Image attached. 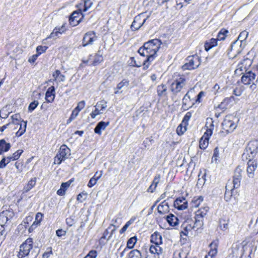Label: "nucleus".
<instances>
[{
    "label": "nucleus",
    "mask_w": 258,
    "mask_h": 258,
    "mask_svg": "<svg viewBox=\"0 0 258 258\" xmlns=\"http://www.w3.org/2000/svg\"><path fill=\"white\" fill-rule=\"evenodd\" d=\"M230 103V101L228 100L227 98L224 99V100L219 105V108L224 109L227 108V106Z\"/></svg>",
    "instance_id": "3c124183"
},
{
    "label": "nucleus",
    "mask_w": 258,
    "mask_h": 258,
    "mask_svg": "<svg viewBox=\"0 0 258 258\" xmlns=\"http://www.w3.org/2000/svg\"><path fill=\"white\" fill-rule=\"evenodd\" d=\"M245 46L244 42H241L239 40H235L231 43L228 49V56L229 58H234L241 52Z\"/></svg>",
    "instance_id": "f03ea898"
},
{
    "label": "nucleus",
    "mask_w": 258,
    "mask_h": 258,
    "mask_svg": "<svg viewBox=\"0 0 258 258\" xmlns=\"http://www.w3.org/2000/svg\"><path fill=\"white\" fill-rule=\"evenodd\" d=\"M66 224L70 227L72 226L75 223V220L74 216H70L67 218L66 220Z\"/></svg>",
    "instance_id": "bf43d9fd"
},
{
    "label": "nucleus",
    "mask_w": 258,
    "mask_h": 258,
    "mask_svg": "<svg viewBox=\"0 0 258 258\" xmlns=\"http://www.w3.org/2000/svg\"><path fill=\"white\" fill-rule=\"evenodd\" d=\"M101 113V112H100L99 108L98 107H96L95 110L91 112L90 115L92 118H95L97 115L100 114Z\"/></svg>",
    "instance_id": "338daca9"
},
{
    "label": "nucleus",
    "mask_w": 258,
    "mask_h": 258,
    "mask_svg": "<svg viewBox=\"0 0 258 258\" xmlns=\"http://www.w3.org/2000/svg\"><path fill=\"white\" fill-rule=\"evenodd\" d=\"M206 126L207 127V129L204 134L211 136L214 128V121L212 118H208L207 119Z\"/></svg>",
    "instance_id": "4be33fe9"
},
{
    "label": "nucleus",
    "mask_w": 258,
    "mask_h": 258,
    "mask_svg": "<svg viewBox=\"0 0 258 258\" xmlns=\"http://www.w3.org/2000/svg\"><path fill=\"white\" fill-rule=\"evenodd\" d=\"M203 201V197L202 196L199 197L198 198H194L192 200V206L198 207L201 202Z\"/></svg>",
    "instance_id": "37998d69"
},
{
    "label": "nucleus",
    "mask_w": 258,
    "mask_h": 258,
    "mask_svg": "<svg viewBox=\"0 0 258 258\" xmlns=\"http://www.w3.org/2000/svg\"><path fill=\"white\" fill-rule=\"evenodd\" d=\"M134 219H131L128 221H127L123 226V227L120 229V233L122 234L124 233L128 227L134 222Z\"/></svg>",
    "instance_id": "a18cd8bd"
},
{
    "label": "nucleus",
    "mask_w": 258,
    "mask_h": 258,
    "mask_svg": "<svg viewBox=\"0 0 258 258\" xmlns=\"http://www.w3.org/2000/svg\"><path fill=\"white\" fill-rule=\"evenodd\" d=\"M169 205L166 201L162 202L157 208L158 212L161 214H164L168 212Z\"/></svg>",
    "instance_id": "bb28decb"
},
{
    "label": "nucleus",
    "mask_w": 258,
    "mask_h": 258,
    "mask_svg": "<svg viewBox=\"0 0 258 258\" xmlns=\"http://www.w3.org/2000/svg\"><path fill=\"white\" fill-rule=\"evenodd\" d=\"M217 39L211 38L209 41H207L205 43V49L208 51L213 47L215 46L217 44Z\"/></svg>",
    "instance_id": "c85d7f7f"
},
{
    "label": "nucleus",
    "mask_w": 258,
    "mask_h": 258,
    "mask_svg": "<svg viewBox=\"0 0 258 258\" xmlns=\"http://www.w3.org/2000/svg\"><path fill=\"white\" fill-rule=\"evenodd\" d=\"M219 226L221 230H225L228 228V221L224 219L219 220Z\"/></svg>",
    "instance_id": "4c0bfd02"
},
{
    "label": "nucleus",
    "mask_w": 258,
    "mask_h": 258,
    "mask_svg": "<svg viewBox=\"0 0 258 258\" xmlns=\"http://www.w3.org/2000/svg\"><path fill=\"white\" fill-rule=\"evenodd\" d=\"M109 122H104L103 121L99 122L94 128V132L98 135H101V131H104L109 125Z\"/></svg>",
    "instance_id": "a211bd4d"
},
{
    "label": "nucleus",
    "mask_w": 258,
    "mask_h": 258,
    "mask_svg": "<svg viewBox=\"0 0 258 258\" xmlns=\"http://www.w3.org/2000/svg\"><path fill=\"white\" fill-rule=\"evenodd\" d=\"M255 79V75L254 73L250 71L246 72V70H245V73L241 77V81L243 84L248 85H250Z\"/></svg>",
    "instance_id": "ddd939ff"
},
{
    "label": "nucleus",
    "mask_w": 258,
    "mask_h": 258,
    "mask_svg": "<svg viewBox=\"0 0 258 258\" xmlns=\"http://www.w3.org/2000/svg\"><path fill=\"white\" fill-rule=\"evenodd\" d=\"M14 216V213L12 210H9L2 212L0 213V225L5 227Z\"/></svg>",
    "instance_id": "0eeeda50"
},
{
    "label": "nucleus",
    "mask_w": 258,
    "mask_h": 258,
    "mask_svg": "<svg viewBox=\"0 0 258 258\" xmlns=\"http://www.w3.org/2000/svg\"><path fill=\"white\" fill-rule=\"evenodd\" d=\"M129 85V81L126 79H123L121 82L118 83L117 85V89L120 90L124 86L127 87Z\"/></svg>",
    "instance_id": "de8ad7c7"
},
{
    "label": "nucleus",
    "mask_w": 258,
    "mask_h": 258,
    "mask_svg": "<svg viewBox=\"0 0 258 258\" xmlns=\"http://www.w3.org/2000/svg\"><path fill=\"white\" fill-rule=\"evenodd\" d=\"M195 222L193 227L197 228V230L201 228L204 225V220L195 217Z\"/></svg>",
    "instance_id": "72a5a7b5"
},
{
    "label": "nucleus",
    "mask_w": 258,
    "mask_h": 258,
    "mask_svg": "<svg viewBox=\"0 0 258 258\" xmlns=\"http://www.w3.org/2000/svg\"><path fill=\"white\" fill-rule=\"evenodd\" d=\"M214 245V242L211 243L210 244V246L211 247L210 251L209 252V254L211 256H213L215 255L217 252V248L216 247H214V248H212L213 245ZM215 246H216V244H214Z\"/></svg>",
    "instance_id": "864d4df0"
},
{
    "label": "nucleus",
    "mask_w": 258,
    "mask_h": 258,
    "mask_svg": "<svg viewBox=\"0 0 258 258\" xmlns=\"http://www.w3.org/2000/svg\"><path fill=\"white\" fill-rule=\"evenodd\" d=\"M186 254L183 252H178L177 253H174L173 258H186Z\"/></svg>",
    "instance_id": "0e129e2a"
},
{
    "label": "nucleus",
    "mask_w": 258,
    "mask_h": 258,
    "mask_svg": "<svg viewBox=\"0 0 258 258\" xmlns=\"http://www.w3.org/2000/svg\"><path fill=\"white\" fill-rule=\"evenodd\" d=\"M93 2L91 0H85L84 3V8L83 9V12L87 11L89 9H90L92 6Z\"/></svg>",
    "instance_id": "c03bdc74"
},
{
    "label": "nucleus",
    "mask_w": 258,
    "mask_h": 258,
    "mask_svg": "<svg viewBox=\"0 0 258 258\" xmlns=\"http://www.w3.org/2000/svg\"><path fill=\"white\" fill-rule=\"evenodd\" d=\"M97 39L95 33L94 31H89L85 33L82 40V45L85 47L91 45Z\"/></svg>",
    "instance_id": "9b49d317"
},
{
    "label": "nucleus",
    "mask_w": 258,
    "mask_h": 258,
    "mask_svg": "<svg viewBox=\"0 0 258 258\" xmlns=\"http://www.w3.org/2000/svg\"><path fill=\"white\" fill-rule=\"evenodd\" d=\"M72 181L73 180L71 179L66 182H62L60 185V187H61V188L63 189L65 191H66L67 188L70 186Z\"/></svg>",
    "instance_id": "e2e57ef3"
},
{
    "label": "nucleus",
    "mask_w": 258,
    "mask_h": 258,
    "mask_svg": "<svg viewBox=\"0 0 258 258\" xmlns=\"http://www.w3.org/2000/svg\"><path fill=\"white\" fill-rule=\"evenodd\" d=\"M33 239L28 238L20 246V250L18 255L19 258H23L28 255L30 250L33 247Z\"/></svg>",
    "instance_id": "7ed1b4c3"
},
{
    "label": "nucleus",
    "mask_w": 258,
    "mask_h": 258,
    "mask_svg": "<svg viewBox=\"0 0 258 258\" xmlns=\"http://www.w3.org/2000/svg\"><path fill=\"white\" fill-rule=\"evenodd\" d=\"M60 32L57 31V29L55 28L53 29V31L50 33L49 36H48L46 39L48 38H53L55 39L57 37H59V35Z\"/></svg>",
    "instance_id": "603ef678"
},
{
    "label": "nucleus",
    "mask_w": 258,
    "mask_h": 258,
    "mask_svg": "<svg viewBox=\"0 0 258 258\" xmlns=\"http://www.w3.org/2000/svg\"><path fill=\"white\" fill-rule=\"evenodd\" d=\"M186 59L188 62L185 63L184 64H201V58L197 54L188 56Z\"/></svg>",
    "instance_id": "6ab92c4d"
},
{
    "label": "nucleus",
    "mask_w": 258,
    "mask_h": 258,
    "mask_svg": "<svg viewBox=\"0 0 258 258\" xmlns=\"http://www.w3.org/2000/svg\"><path fill=\"white\" fill-rule=\"evenodd\" d=\"M190 98L188 95V93H187L184 96L182 99V108L184 110H187L189 108L191 107L194 105V103L190 104Z\"/></svg>",
    "instance_id": "aec40b11"
},
{
    "label": "nucleus",
    "mask_w": 258,
    "mask_h": 258,
    "mask_svg": "<svg viewBox=\"0 0 258 258\" xmlns=\"http://www.w3.org/2000/svg\"><path fill=\"white\" fill-rule=\"evenodd\" d=\"M222 131L221 134H223L224 132L226 134L232 133L236 128L237 124L232 120L225 119L222 123Z\"/></svg>",
    "instance_id": "423d86ee"
},
{
    "label": "nucleus",
    "mask_w": 258,
    "mask_h": 258,
    "mask_svg": "<svg viewBox=\"0 0 258 258\" xmlns=\"http://www.w3.org/2000/svg\"><path fill=\"white\" fill-rule=\"evenodd\" d=\"M62 161H64L63 159H61V158L56 154L54 158V164H60Z\"/></svg>",
    "instance_id": "774afa93"
},
{
    "label": "nucleus",
    "mask_w": 258,
    "mask_h": 258,
    "mask_svg": "<svg viewBox=\"0 0 258 258\" xmlns=\"http://www.w3.org/2000/svg\"><path fill=\"white\" fill-rule=\"evenodd\" d=\"M246 153H244L243 156L246 154V156H248L249 160L253 159V158L256 155L258 152V141H252L249 142L245 149Z\"/></svg>",
    "instance_id": "20e7f679"
},
{
    "label": "nucleus",
    "mask_w": 258,
    "mask_h": 258,
    "mask_svg": "<svg viewBox=\"0 0 258 258\" xmlns=\"http://www.w3.org/2000/svg\"><path fill=\"white\" fill-rule=\"evenodd\" d=\"M128 256L130 258H142V254L138 249H134L129 252Z\"/></svg>",
    "instance_id": "c9c22d12"
},
{
    "label": "nucleus",
    "mask_w": 258,
    "mask_h": 258,
    "mask_svg": "<svg viewBox=\"0 0 258 258\" xmlns=\"http://www.w3.org/2000/svg\"><path fill=\"white\" fill-rule=\"evenodd\" d=\"M137 238L136 236H133L130 238L127 242L126 248L128 249H132L137 243Z\"/></svg>",
    "instance_id": "f704fd0d"
},
{
    "label": "nucleus",
    "mask_w": 258,
    "mask_h": 258,
    "mask_svg": "<svg viewBox=\"0 0 258 258\" xmlns=\"http://www.w3.org/2000/svg\"><path fill=\"white\" fill-rule=\"evenodd\" d=\"M186 126L181 122L177 127L176 132L178 135H182L186 131Z\"/></svg>",
    "instance_id": "a19ab883"
},
{
    "label": "nucleus",
    "mask_w": 258,
    "mask_h": 258,
    "mask_svg": "<svg viewBox=\"0 0 258 258\" xmlns=\"http://www.w3.org/2000/svg\"><path fill=\"white\" fill-rule=\"evenodd\" d=\"M157 92L160 97H165L167 94V87L164 84L158 85L157 87Z\"/></svg>",
    "instance_id": "b1692460"
},
{
    "label": "nucleus",
    "mask_w": 258,
    "mask_h": 258,
    "mask_svg": "<svg viewBox=\"0 0 258 258\" xmlns=\"http://www.w3.org/2000/svg\"><path fill=\"white\" fill-rule=\"evenodd\" d=\"M166 221L170 226H175L178 224L179 220L173 214H170L166 217Z\"/></svg>",
    "instance_id": "a878e982"
},
{
    "label": "nucleus",
    "mask_w": 258,
    "mask_h": 258,
    "mask_svg": "<svg viewBox=\"0 0 258 258\" xmlns=\"http://www.w3.org/2000/svg\"><path fill=\"white\" fill-rule=\"evenodd\" d=\"M150 241L151 243L156 245H161L162 244V237L161 234L156 231L151 236Z\"/></svg>",
    "instance_id": "dca6fc26"
},
{
    "label": "nucleus",
    "mask_w": 258,
    "mask_h": 258,
    "mask_svg": "<svg viewBox=\"0 0 258 258\" xmlns=\"http://www.w3.org/2000/svg\"><path fill=\"white\" fill-rule=\"evenodd\" d=\"M174 206L179 210H183L187 208L188 203L185 198L183 197H179L175 200Z\"/></svg>",
    "instance_id": "4468645a"
},
{
    "label": "nucleus",
    "mask_w": 258,
    "mask_h": 258,
    "mask_svg": "<svg viewBox=\"0 0 258 258\" xmlns=\"http://www.w3.org/2000/svg\"><path fill=\"white\" fill-rule=\"evenodd\" d=\"M160 178L161 176L159 174H156L155 176L152 184H153L155 187H157L158 184L160 182Z\"/></svg>",
    "instance_id": "052dcab7"
},
{
    "label": "nucleus",
    "mask_w": 258,
    "mask_h": 258,
    "mask_svg": "<svg viewBox=\"0 0 258 258\" xmlns=\"http://www.w3.org/2000/svg\"><path fill=\"white\" fill-rule=\"evenodd\" d=\"M95 107L100 108V110H103L107 107V102L105 100H101L97 102Z\"/></svg>",
    "instance_id": "79ce46f5"
},
{
    "label": "nucleus",
    "mask_w": 258,
    "mask_h": 258,
    "mask_svg": "<svg viewBox=\"0 0 258 258\" xmlns=\"http://www.w3.org/2000/svg\"><path fill=\"white\" fill-rule=\"evenodd\" d=\"M242 171V169L239 166H237L235 169L232 181L234 188H237L240 186Z\"/></svg>",
    "instance_id": "9d476101"
},
{
    "label": "nucleus",
    "mask_w": 258,
    "mask_h": 258,
    "mask_svg": "<svg viewBox=\"0 0 258 258\" xmlns=\"http://www.w3.org/2000/svg\"><path fill=\"white\" fill-rule=\"evenodd\" d=\"M11 146L10 143H6V141L4 139H2L0 140V150L2 151H4V152L8 151Z\"/></svg>",
    "instance_id": "2f4dec72"
},
{
    "label": "nucleus",
    "mask_w": 258,
    "mask_h": 258,
    "mask_svg": "<svg viewBox=\"0 0 258 258\" xmlns=\"http://www.w3.org/2000/svg\"><path fill=\"white\" fill-rule=\"evenodd\" d=\"M7 234L5 227L0 225V240H4Z\"/></svg>",
    "instance_id": "680f3d73"
},
{
    "label": "nucleus",
    "mask_w": 258,
    "mask_h": 258,
    "mask_svg": "<svg viewBox=\"0 0 258 258\" xmlns=\"http://www.w3.org/2000/svg\"><path fill=\"white\" fill-rule=\"evenodd\" d=\"M36 178L34 177L30 179L27 184L23 188V193L27 192L30 190L36 184Z\"/></svg>",
    "instance_id": "c756f323"
},
{
    "label": "nucleus",
    "mask_w": 258,
    "mask_h": 258,
    "mask_svg": "<svg viewBox=\"0 0 258 258\" xmlns=\"http://www.w3.org/2000/svg\"><path fill=\"white\" fill-rule=\"evenodd\" d=\"M38 102L37 101H34L31 102L28 107V110L30 112L33 111L38 106Z\"/></svg>",
    "instance_id": "6e6d98bb"
},
{
    "label": "nucleus",
    "mask_w": 258,
    "mask_h": 258,
    "mask_svg": "<svg viewBox=\"0 0 258 258\" xmlns=\"http://www.w3.org/2000/svg\"><path fill=\"white\" fill-rule=\"evenodd\" d=\"M22 122L24 123V129L22 130V123L20 124V127L19 131L16 133V135L17 137H20L22 136L26 132V129L27 127V121L22 120Z\"/></svg>",
    "instance_id": "58836bf2"
},
{
    "label": "nucleus",
    "mask_w": 258,
    "mask_h": 258,
    "mask_svg": "<svg viewBox=\"0 0 258 258\" xmlns=\"http://www.w3.org/2000/svg\"><path fill=\"white\" fill-rule=\"evenodd\" d=\"M83 17L84 15L82 14V11L79 9L78 10L73 12L71 14L69 18L70 23L73 26L77 25L81 22Z\"/></svg>",
    "instance_id": "1a4fd4ad"
},
{
    "label": "nucleus",
    "mask_w": 258,
    "mask_h": 258,
    "mask_svg": "<svg viewBox=\"0 0 258 258\" xmlns=\"http://www.w3.org/2000/svg\"><path fill=\"white\" fill-rule=\"evenodd\" d=\"M247 162V173L249 177L253 178L254 176V171L257 167V163L255 161H251L248 159Z\"/></svg>",
    "instance_id": "2eb2a0df"
},
{
    "label": "nucleus",
    "mask_w": 258,
    "mask_h": 258,
    "mask_svg": "<svg viewBox=\"0 0 258 258\" xmlns=\"http://www.w3.org/2000/svg\"><path fill=\"white\" fill-rule=\"evenodd\" d=\"M194 229L193 226H191V224H189V225H186L184 228V231H182V233L185 235H187L188 233V231H190L191 230Z\"/></svg>",
    "instance_id": "69168bd1"
},
{
    "label": "nucleus",
    "mask_w": 258,
    "mask_h": 258,
    "mask_svg": "<svg viewBox=\"0 0 258 258\" xmlns=\"http://www.w3.org/2000/svg\"><path fill=\"white\" fill-rule=\"evenodd\" d=\"M97 257V251L95 250H90L84 258H96Z\"/></svg>",
    "instance_id": "13d9d810"
},
{
    "label": "nucleus",
    "mask_w": 258,
    "mask_h": 258,
    "mask_svg": "<svg viewBox=\"0 0 258 258\" xmlns=\"http://www.w3.org/2000/svg\"><path fill=\"white\" fill-rule=\"evenodd\" d=\"M228 186H229V185H228L226 186V191H225V196H224V199L226 201H228L230 200L231 197L232 196V194L234 192V189L233 188L232 189H228Z\"/></svg>",
    "instance_id": "e433bc0d"
},
{
    "label": "nucleus",
    "mask_w": 258,
    "mask_h": 258,
    "mask_svg": "<svg viewBox=\"0 0 258 258\" xmlns=\"http://www.w3.org/2000/svg\"><path fill=\"white\" fill-rule=\"evenodd\" d=\"M55 97V88L51 86L48 88L45 94V99L48 102H52Z\"/></svg>",
    "instance_id": "f3484780"
},
{
    "label": "nucleus",
    "mask_w": 258,
    "mask_h": 258,
    "mask_svg": "<svg viewBox=\"0 0 258 258\" xmlns=\"http://www.w3.org/2000/svg\"><path fill=\"white\" fill-rule=\"evenodd\" d=\"M192 113L190 111L187 112L184 115L183 120L182 121V124L184 126H187L188 124V121L191 117Z\"/></svg>",
    "instance_id": "ea45409f"
},
{
    "label": "nucleus",
    "mask_w": 258,
    "mask_h": 258,
    "mask_svg": "<svg viewBox=\"0 0 258 258\" xmlns=\"http://www.w3.org/2000/svg\"><path fill=\"white\" fill-rule=\"evenodd\" d=\"M10 112H8L6 107L3 108L0 111V117L2 118H7Z\"/></svg>",
    "instance_id": "49530a36"
},
{
    "label": "nucleus",
    "mask_w": 258,
    "mask_h": 258,
    "mask_svg": "<svg viewBox=\"0 0 258 258\" xmlns=\"http://www.w3.org/2000/svg\"><path fill=\"white\" fill-rule=\"evenodd\" d=\"M48 47L46 46H38L36 48V53L40 55L43 52H45V51L47 49Z\"/></svg>",
    "instance_id": "09e8293b"
},
{
    "label": "nucleus",
    "mask_w": 258,
    "mask_h": 258,
    "mask_svg": "<svg viewBox=\"0 0 258 258\" xmlns=\"http://www.w3.org/2000/svg\"><path fill=\"white\" fill-rule=\"evenodd\" d=\"M150 252L154 254L157 255L158 256L163 252V249L160 246V245H151L149 249Z\"/></svg>",
    "instance_id": "cd10ccee"
},
{
    "label": "nucleus",
    "mask_w": 258,
    "mask_h": 258,
    "mask_svg": "<svg viewBox=\"0 0 258 258\" xmlns=\"http://www.w3.org/2000/svg\"><path fill=\"white\" fill-rule=\"evenodd\" d=\"M161 44L162 42L160 40L154 39L145 43L144 45L139 49L138 52L141 55L147 56L142 64L151 62L154 59Z\"/></svg>",
    "instance_id": "f257e3e1"
},
{
    "label": "nucleus",
    "mask_w": 258,
    "mask_h": 258,
    "mask_svg": "<svg viewBox=\"0 0 258 258\" xmlns=\"http://www.w3.org/2000/svg\"><path fill=\"white\" fill-rule=\"evenodd\" d=\"M23 152V150H18L15 152L12 156V157L13 158V161L18 159Z\"/></svg>",
    "instance_id": "5fc2aeb1"
},
{
    "label": "nucleus",
    "mask_w": 258,
    "mask_h": 258,
    "mask_svg": "<svg viewBox=\"0 0 258 258\" xmlns=\"http://www.w3.org/2000/svg\"><path fill=\"white\" fill-rule=\"evenodd\" d=\"M185 85V79L182 77H179L173 81L171 84L170 90L174 94L180 92L183 87Z\"/></svg>",
    "instance_id": "39448f33"
},
{
    "label": "nucleus",
    "mask_w": 258,
    "mask_h": 258,
    "mask_svg": "<svg viewBox=\"0 0 258 258\" xmlns=\"http://www.w3.org/2000/svg\"><path fill=\"white\" fill-rule=\"evenodd\" d=\"M76 110H73L71 116L67 120V124L71 123L78 115V113L76 112Z\"/></svg>",
    "instance_id": "4d7b16f0"
},
{
    "label": "nucleus",
    "mask_w": 258,
    "mask_h": 258,
    "mask_svg": "<svg viewBox=\"0 0 258 258\" xmlns=\"http://www.w3.org/2000/svg\"><path fill=\"white\" fill-rule=\"evenodd\" d=\"M93 57V61H92V64H95L96 63H101L103 60V57L101 54H99L98 53L96 54L94 56H90L89 59H92V58Z\"/></svg>",
    "instance_id": "7c9ffc66"
},
{
    "label": "nucleus",
    "mask_w": 258,
    "mask_h": 258,
    "mask_svg": "<svg viewBox=\"0 0 258 258\" xmlns=\"http://www.w3.org/2000/svg\"><path fill=\"white\" fill-rule=\"evenodd\" d=\"M85 106V102L84 101H81L79 102L77 106L74 109V110H76L78 113L84 108Z\"/></svg>",
    "instance_id": "8fccbe9b"
},
{
    "label": "nucleus",
    "mask_w": 258,
    "mask_h": 258,
    "mask_svg": "<svg viewBox=\"0 0 258 258\" xmlns=\"http://www.w3.org/2000/svg\"><path fill=\"white\" fill-rule=\"evenodd\" d=\"M248 36V32L244 30L242 31L239 35L236 40H239L241 42H244L245 45H246V39Z\"/></svg>",
    "instance_id": "473e14b6"
},
{
    "label": "nucleus",
    "mask_w": 258,
    "mask_h": 258,
    "mask_svg": "<svg viewBox=\"0 0 258 258\" xmlns=\"http://www.w3.org/2000/svg\"><path fill=\"white\" fill-rule=\"evenodd\" d=\"M143 14H141L134 18V21L131 25V29L132 30H139L145 23L147 18H145L142 21Z\"/></svg>",
    "instance_id": "f8f14e48"
},
{
    "label": "nucleus",
    "mask_w": 258,
    "mask_h": 258,
    "mask_svg": "<svg viewBox=\"0 0 258 258\" xmlns=\"http://www.w3.org/2000/svg\"><path fill=\"white\" fill-rule=\"evenodd\" d=\"M209 210V208L208 207H204L201 208L196 212L195 217L204 220V217L206 216Z\"/></svg>",
    "instance_id": "393cba45"
},
{
    "label": "nucleus",
    "mask_w": 258,
    "mask_h": 258,
    "mask_svg": "<svg viewBox=\"0 0 258 258\" xmlns=\"http://www.w3.org/2000/svg\"><path fill=\"white\" fill-rule=\"evenodd\" d=\"M70 149L65 145H62L59 148L57 154L61 158V159L64 160L67 157V156L69 153Z\"/></svg>",
    "instance_id": "412c9836"
},
{
    "label": "nucleus",
    "mask_w": 258,
    "mask_h": 258,
    "mask_svg": "<svg viewBox=\"0 0 258 258\" xmlns=\"http://www.w3.org/2000/svg\"><path fill=\"white\" fill-rule=\"evenodd\" d=\"M210 137V136L204 134L201 138L199 142V147L201 149H205L208 147Z\"/></svg>",
    "instance_id": "5701e85b"
},
{
    "label": "nucleus",
    "mask_w": 258,
    "mask_h": 258,
    "mask_svg": "<svg viewBox=\"0 0 258 258\" xmlns=\"http://www.w3.org/2000/svg\"><path fill=\"white\" fill-rule=\"evenodd\" d=\"M112 226H114L113 224H111L104 232L103 235L99 241L100 244L104 245L107 241L111 239L112 234L116 230L115 227L111 229Z\"/></svg>",
    "instance_id": "6e6552de"
}]
</instances>
